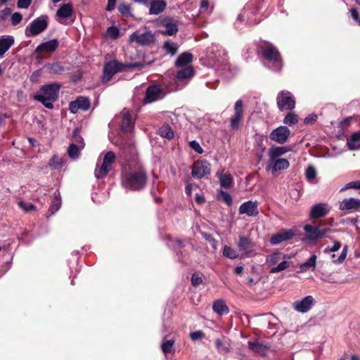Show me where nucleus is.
<instances>
[{"label":"nucleus","mask_w":360,"mask_h":360,"mask_svg":"<svg viewBox=\"0 0 360 360\" xmlns=\"http://www.w3.org/2000/svg\"><path fill=\"white\" fill-rule=\"evenodd\" d=\"M148 175L139 164H124L122 167L121 185L127 191H140L146 186Z\"/></svg>","instance_id":"obj_1"},{"label":"nucleus","mask_w":360,"mask_h":360,"mask_svg":"<svg viewBox=\"0 0 360 360\" xmlns=\"http://www.w3.org/2000/svg\"><path fill=\"white\" fill-rule=\"evenodd\" d=\"M144 61L123 63L117 60H112L105 63L103 70L102 82L108 83L112 77L117 72H122L127 69L136 68L141 69L145 67Z\"/></svg>","instance_id":"obj_2"},{"label":"nucleus","mask_w":360,"mask_h":360,"mask_svg":"<svg viewBox=\"0 0 360 360\" xmlns=\"http://www.w3.org/2000/svg\"><path fill=\"white\" fill-rule=\"evenodd\" d=\"M60 85L57 82H51L41 86L34 99L40 102L48 109L53 108V103L57 101Z\"/></svg>","instance_id":"obj_3"},{"label":"nucleus","mask_w":360,"mask_h":360,"mask_svg":"<svg viewBox=\"0 0 360 360\" xmlns=\"http://www.w3.org/2000/svg\"><path fill=\"white\" fill-rule=\"evenodd\" d=\"M263 0H250L244 7L242 13L239 14L235 22L236 29H240V22L246 20L248 24L255 25L260 22V19L254 18L257 15L262 8Z\"/></svg>","instance_id":"obj_4"},{"label":"nucleus","mask_w":360,"mask_h":360,"mask_svg":"<svg viewBox=\"0 0 360 360\" xmlns=\"http://www.w3.org/2000/svg\"><path fill=\"white\" fill-rule=\"evenodd\" d=\"M260 49L264 65L273 71H281L283 67L282 58L276 46L268 43Z\"/></svg>","instance_id":"obj_5"},{"label":"nucleus","mask_w":360,"mask_h":360,"mask_svg":"<svg viewBox=\"0 0 360 360\" xmlns=\"http://www.w3.org/2000/svg\"><path fill=\"white\" fill-rule=\"evenodd\" d=\"M79 133L78 128L74 129L71 138L72 143L68 149V156L72 160H76L79 157L80 152L84 147V139Z\"/></svg>","instance_id":"obj_6"},{"label":"nucleus","mask_w":360,"mask_h":360,"mask_svg":"<svg viewBox=\"0 0 360 360\" xmlns=\"http://www.w3.org/2000/svg\"><path fill=\"white\" fill-rule=\"evenodd\" d=\"M48 26V16L41 15L32 20L25 29L27 37L36 36L46 29Z\"/></svg>","instance_id":"obj_7"},{"label":"nucleus","mask_w":360,"mask_h":360,"mask_svg":"<svg viewBox=\"0 0 360 360\" xmlns=\"http://www.w3.org/2000/svg\"><path fill=\"white\" fill-rule=\"evenodd\" d=\"M276 103L281 111L291 110L295 106V100L293 95L290 91L285 90L278 94Z\"/></svg>","instance_id":"obj_8"},{"label":"nucleus","mask_w":360,"mask_h":360,"mask_svg":"<svg viewBox=\"0 0 360 360\" xmlns=\"http://www.w3.org/2000/svg\"><path fill=\"white\" fill-rule=\"evenodd\" d=\"M73 8L71 4H64L57 10L56 18V20L62 25H70L74 20L70 18L72 16Z\"/></svg>","instance_id":"obj_9"},{"label":"nucleus","mask_w":360,"mask_h":360,"mask_svg":"<svg viewBox=\"0 0 360 360\" xmlns=\"http://www.w3.org/2000/svg\"><path fill=\"white\" fill-rule=\"evenodd\" d=\"M115 160V153L112 151L107 152L103 158V163L101 167L99 169L96 168L95 169V176L97 179H102L105 177L111 169L112 165Z\"/></svg>","instance_id":"obj_10"},{"label":"nucleus","mask_w":360,"mask_h":360,"mask_svg":"<svg viewBox=\"0 0 360 360\" xmlns=\"http://www.w3.org/2000/svg\"><path fill=\"white\" fill-rule=\"evenodd\" d=\"M129 40L140 46H150L155 42V38L150 31L144 33L134 32L129 36Z\"/></svg>","instance_id":"obj_11"},{"label":"nucleus","mask_w":360,"mask_h":360,"mask_svg":"<svg viewBox=\"0 0 360 360\" xmlns=\"http://www.w3.org/2000/svg\"><path fill=\"white\" fill-rule=\"evenodd\" d=\"M165 94L159 85H150L146 91V95L143 100V103L144 104L151 103L163 98Z\"/></svg>","instance_id":"obj_12"},{"label":"nucleus","mask_w":360,"mask_h":360,"mask_svg":"<svg viewBox=\"0 0 360 360\" xmlns=\"http://www.w3.org/2000/svg\"><path fill=\"white\" fill-rule=\"evenodd\" d=\"M210 172V165L206 160L195 161L193 165L192 176L193 178L200 179Z\"/></svg>","instance_id":"obj_13"},{"label":"nucleus","mask_w":360,"mask_h":360,"mask_svg":"<svg viewBox=\"0 0 360 360\" xmlns=\"http://www.w3.org/2000/svg\"><path fill=\"white\" fill-rule=\"evenodd\" d=\"M290 134V131L287 127L280 126L271 132L269 138L276 143L283 144L287 141Z\"/></svg>","instance_id":"obj_14"},{"label":"nucleus","mask_w":360,"mask_h":360,"mask_svg":"<svg viewBox=\"0 0 360 360\" xmlns=\"http://www.w3.org/2000/svg\"><path fill=\"white\" fill-rule=\"evenodd\" d=\"M315 300L311 295L296 300L293 303L294 309L298 312L306 313L309 311L315 304Z\"/></svg>","instance_id":"obj_15"},{"label":"nucleus","mask_w":360,"mask_h":360,"mask_svg":"<svg viewBox=\"0 0 360 360\" xmlns=\"http://www.w3.org/2000/svg\"><path fill=\"white\" fill-rule=\"evenodd\" d=\"M240 214H246L248 217H256L259 214L258 202L248 200L242 203L238 209Z\"/></svg>","instance_id":"obj_16"},{"label":"nucleus","mask_w":360,"mask_h":360,"mask_svg":"<svg viewBox=\"0 0 360 360\" xmlns=\"http://www.w3.org/2000/svg\"><path fill=\"white\" fill-rule=\"evenodd\" d=\"M234 115L231 118V127L232 129H238L240 120L243 116V101L238 100L234 105Z\"/></svg>","instance_id":"obj_17"},{"label":"nucleus","mask_w":360,"mask_h":360,"mask_svg":"<svg viewBox=\"0 0 360 360\" xmlns=\"http://www.w3.org/2000/svg\"><path fill=\"white\" fill-rule=\"evenodd\" d=\"M330 207L327 204L317 203L311 207L309 217L311 219H316L323 217L328 214Z\"/></svg>","instance_id":"obj_18"},{"label":"nucleus","mask_w":360,"mask_h":360,"mask_svg":"<svg viewBox=\"0 0 360 360\" xmlns=\"http://www.w3.org/2000/svg\"><path fill=\"white\" fill-rule=\"evenodd\" d=\"M90 107V101L88 98L80 96L69 104V109L72 113H76L78 110H87Z\"/></svg>","instance_id":"obj_19"},{"label":"nucleus","mask_w":360,"mask_h":360,"mask_svg":"<svg viewBox=\"0 0 360 360\" xmlns=\"http://www.w3.org/2000/svg\"><path fill=\"white\" fill-rule=\"evenodd\" d=\"M162 26L165 27L164 30H161V33L164 35L172 36L178 32L176 21L173 18H164L162 21Z\"/></svg>","instance_id":"obj_20"},{"label":"nucleus","mask_w":360,"mask_h":360,"mask_svg":"<svg viewBox=\"0 0 360 360\" xmlns=\"http://www.w3.org/2000/svg\"><path fill=\"white\" fill-rule=\"evenodd\" d=\"M15 39L11 35L0 36V58H2L5 53L14 44Z\"/></svg>","instance_id":"obj_21"},{"label":"nucleus","mask_w":360,"mask_h":360,"mask_svg":"<svg viewBox=\"0 0 360 360\" xmlns=\"http://www.w3.org/2000/svg\"><path fill=\"white\" fill-rule=\"evenodd\" d=\"M58 41L56 39H53L48 41L41 43L35 49V52L40 53L44 51L47 53H53L58 49Z\"/></svg>","instance_id":"obj_22"},{"label":"nucleus","mask_w":360,"mask_h":360,"mask_svg":"<svg viewBox=\"0 0 360 360\" xmlns=\"http://www.w3.org/2000/svg\"><path fill=\"white\" fill-rule=\"evenodd\" d=\"M148 6L150 15H158L165 10L167 2L165 0H152Z\"/></svg>","instance_id":"obj_23"},{"label":"nucleus","mask_w":360,"mask_h":360,"mask_svg":"<svg viewBox=\"0 0 360 360\" xmlns=\"http://www.w3.org/2000/svg\"><path fill=\"white\" fill-rule=\"evenodd\" d=\"M360 208V200L354 198L344 199L340 204V210H356Z\"/></svg>","instance_id":"obj_24"},{"label":"nucleus","mask_w":360,"mask_h":360,"mask_svg":"<svg viewBox=\"0 0 360 360\" xmlns=\"http://www.w3.org/2000/svg\"><path fill=\"white\" fill-rule=\"evenodd\" d=\"M307 233L305 239L308 241H315L319 240V226L306 224L303 227Z\"/></svg>","instance_id":"obj_25"},{"label":"nucleus","mask_w":360,"mask_h":360,"mask_svg":"<svg viewBox=\"0 0 360 360\" xmlns=\"http://www.w3.org/2000/svg\"><path fill=\"white\" fill-rule=\"evenodd\" d=\"M219 179L221 187L229 188L233 184V180L230 174L224 171L218 172L216 174Z\"/></svg>","instance_id":"obj_26"},{"label":"nucleus","mask_w":360,"mask_h":360,"mask_svg":"<svg viewBox=\"0 0 360 360\" xmlns=\"http://www.w3.org/2000/svg\"><path fill=\"white\" fill-rule=\"evenodd\" d=\"M61 206V197L59 191H56L53 193V198L48 211L47 217L54 214L59 210Z\"/></svg>","instance_id":"obj_27"},{"label":"nucleus","mask_w":360,"mask_h":360,"mask_svg":"<svg viewBox=\"0 0 360 360\" xmlns=\"http://www.w3.org/2000/svg\"><path fill=\"white\" fill-rule=\"evenodd\" d=\"M248 348L255 353L261 356H264L266 355L269 346L262 342L250 341L248 342Z\"/></svg>","instance_id":"obj_28"},{"label":"nucleus","mask_w":360,"mask_h":360,"mask_svg":"<svg viewBox=\"0 0 360 360\" xmlns=\"http://www.w3.org/2000/svg\"><path fill=\"white\" fill-rule=\"evenodd\" d=\"M206 56L210 61L213 63L219 62V57L221 56V51L219 49L217 46L212 45L207 48Z\"/></svg>","instance_id":"obj_29"},{"label":"nucleus","mask_w":360,"mask_h":360,"mask_svg":"<svg viewBox=\"0 0 360 360\" xmlns=\"http://www.w3.org/2000/svg\"><path fill=\"white\" fill-rule=\"evenodd\" d=\"M121 127L125 131H130L134 128L131 115L129 112H124L122 113Z\"/></svg>","instance_id":"obj_30"},{"label":"nucleus","mask_w":360,"mask_h":360,"mask_svg":"<svg viewBox=\"0 0 360 360\" xmlns=\"http://www.w3.org/2000/svg\"><path fill=\"white\" fill-rule=\"evenodd\" d=\"M44 68L49 73L54 75H60L63 73L65 68L60 62H55L45 65Z\"/></svg>","instance_id":"obj_31"},{"label":"nucleus","mask_w":360,"mask_h":360,"mask_svg":"<svg viewBox=\"0 0 360 360\" xmlns=\"http://www.w3.org/2000/svg\"><path fill=\"white\" fill-rule=\"evenodd\" d=\"M212 309L219 315L226 314L229 312V307L223 300H217L214 302Z\"/></svg>","instance_id":"obj_32"},{"label":"nucleus","mask_w":360,"mask_h":360,"mask_svg":"<svg viewBox=\"0 0 360 360\" xmlns=\"http://www.w3.org/2000/svg\"><path fill=\"white\" fill-rule=\"evenodd\" d=\"M272 165V172L278 170H284L289 167L290 163L287 159L285 158H276L274 161H271Z\"/></svg>","instance_id":"obj_33"},{"label":"nucleus","mask_w":360,"mask_h":360,"mask_svg":"<svg viewBox=\"0 0 360 360\" xmlns=\"http://www.w3.org/2000/svg\"><path fill=\"white\" fill-rule=\"evenodd\" d=\"M193 55L188 52H184L179 56L176 62V67H184L186 66L189 63L192 61Z\"/></svg>","instance_id":"obj_34"},{"label":"nucleus","mask_w":360,"mask_h":360,"mask_svg":"<svg viewBox=\"0 0 360 360\" xmlns=\"http://www.w3.org/2000/svg\"><path fill=\"white\" fill-rule=\"evenodd\" d=\"M288 152V149L283 146H273L269 150L270 161H274L279 156L284 155Z\"/></svg>","instance_id":"obj_35"},{"label":"nucleus","mask_w":360,"mask_h":360,"mask_svg":"<svg viewBox=\"0 0 360 360\" xmlns=\"http://www.w3.org/2000/svg\"><path fill=\"white\" fill-rule=\"evenodd\" d=\"M162 48L167 54L173 56L177 53L179 46L176 43L171 40H167L165 41Z\"/></svg>","instance_id":"obj_36"},{"label":"nucleus","mask_w":360,"mask_h":360,"mask_svg":"<svg viewBox=\"0 0 360 360\" xmlns=\"http://www.w3.org/2000/svg\"><path fill=\"white\" fill-rule=\"evenodd\" d=\"M193 69L191 67H184L179 70L176 73V78L179 80H185L190 79L193 76Z\"/></svg>","instance_id":"obj_37"},{"label":"nucleus","mask_w":360,"mask_h":360,"mask_svg":"<svg viewBox=\"0 0 360 360\" xmlns=\"http://www.w3.org/2000/svg\"><path fill=\"white\" fill-rule=\"evenodd\" d=\"M287 257V255H283L281 252H274L266 257V263L269 266H274L281 259H285Z\"/></svg>","instance_id":"obj_38"},{"label":"nucleus","mask_w":360,"mask_h":360,"mask_svg":"<svg viewBox=\"0 0 360 360\" xmlns=\"http://www.w3.org/2000/svg\"><path fill=\"white\" fill-rule=\"evenodd\" d=\"M316 255H312L307 262L300 264V268L301 271L304 272L309 269L314 270L316 265Z\"/></svg>","instance_id":"obj_39"},{"label":"nucleus","mask_w":360,"mask_h":360,"mask_svg":"<svg viewBox=\"0 0 360 360\" xmlns=\"http://www.w3.org/2000/svg\"><path fill=\"white\" fill-rule=\"evenodd\" d=\"M161 349L164 354H174L175 352L174 340H166L165 338L161 344Z\"/></svg>","instance_id":"obj_40"},{"label":"nucleus","mask_w":360,"mask_h":360,"mask_svg":"<svg viewBox=\"0 0 360 360\" xmlns=\"http://www.w3.org/2000/svg\"><path fill=\"white\" fill-rule=\"evenodd\" d=\"M159 134L165 139L171 140L174 138V131L172 127L168 124H163L158 129Z\"/></svg>","instance_id":"obj_41"},{"label":"nucleus","mask_w":360,"mask_h":360,"mask_svg":"<svg viewBox=\"0 0 360 360\" xmlns=\"http://www.w3.org/2000/svg\"><path fill=\"white\" fill-rule=\"evenodd\" d=\"M360 141V131H356L352 134L350 138L347 139V145L349 150H355L358 149L356 143Z\"/></svg>","instance_id":"obj_42"},{"label":"nucleus","mask_w":360,"mask_h":360,"mask_svg":"<svg viewBox=\"0 0 360 360\" xmlns=\"http://www.w3.org/2000/svg\"><path fill=\"white\" fill-rule=\"evenodd\" d=\"M238 247L241 251L248 252L251 248V240L248 237L240 236Z\"/></svg>","instance_id":"obj_43"},{"label":"nucleus","mask_w":360,"mask_h":360,"mask_svg":"<svg viewBox=\"0 0 360 360\" xmlns=\"http://www.w3.org/2000/svg\"><path fill=\"white\" fill-rule=\"evenodd\" d=\"M65 163V160L64 158L58 157L57 155H53L49 160V166L55 169L60 168L64 165Z\"/></svg>","instance_id":"obj_44"},{"label":"nucleus","mask_w":360,"mask_h":360,"mask_svg":"<svg viewBox=\"0 0 360 360\" xmlns=\"http://www.w3.org/2000/svg\"><path fill=\"white\" fill-rule=\"evenodd\" d=\"M214 344L219 353H229L231 351L229 345L224 343L220 339H217Z\"/></svg>","instance_id":"obj_45"},{"label":"nucleus","mask_w":360,"mask_h":360,"mask_svg":"<svg viewBox=\"0 0 360 360\" xmlns=\"http://www.w3.org/2000/svg\"><path fill=\"white\" fill-rule=\"evenodd\" d=\"M290 262L283 261V262H280L277 266H273L271 269L270 272L271 274L278 273L280 271L285 270L287 268H288L290 266Z\"/></svg>","instance_id":"obj_46"},{"label":"nucleus","mask_w":360,"mask_h":360,"mask_svg":"<svg viewBox=\"0 0 360 360\" xmlns=\"http://www.w3.org/2000/svg\"><path fill=\"white\" fill-rule=\"evenodd\" d=\"M347 249H348L347 245H345L341 252V254L337 259H335L336 256L335 254L332 255V258L333 259V262L334 264H342L345 261V259L347 257Z\"/></svg>","instance_id":"obj_47"},{"label":"nucleus","mask_w":360,"mask_h":360,"mask_svg":"<svg viewBox=\"0 0 360 360\" xmlns=\"http://www.w3.org/2000/svg\"><path fill=\"white\" fill-rule=\"evenodd\" d=\"M223 255L227 258L233 259L238 257V254L231 247L225 245L223 250Z\"/></svg>","instance_id":"obj_48"},{"label":"nucleus","mask_w":360,"mask_h":360,"mask_svg":"<svg viewBox=\"0 0 360 360\" xmlns=\"http://www.w3.org/2000/svg\"><path fill=\"white\" fill-rule=\"evenodd\" d=\"M283 122L289 126L295 124L298 122L297 115L295 113L289 112L285 115Z\"/></svg>","instance_id":"obj_49"},{"label":"nucleus","mask_w":360,"mask_h":360,"mask_svg":"<svg viewBox=\"0 0 360 360\" xmlns=\"http://www.w3.org/2000/svg\"><path fill=\"white\" fill-rule=\"evenodd\" d=\"M218 198L228 205H231L233 202L231 195L226 191H224L222 190L219 191L218 192Z\"/></svg>","instance_id":"obj_50"},{"label":"nucleus","mask_w":360,"mask_h":360,"mask_svg":"<svg viewBox=\"0 0 360 360\" xmlns=\"http://www.w3.org/2000/svg\"><path fill=\"white\" fill-rule=\"evenodd\" d=\"M305 176L309 182H312L316 176V171L315 168L312 166H309L306 169Z\"/></svg>","instance_id":"obj_51"},{"label":"nucleus","mask_w":360,"mask_h":360,"mask_svg":"<svg viewBox=\"0 0 360 360\" xmlns=\"http://www.w3.org/2000/svg\"><path fill=\"white\" fill-rule=\"evenodd\" d=\"M118 11L120 13L126 17L131 16L132 14L131 13V7L129 4H122L118 6Z\"/></svg>","instance_id":"obj_52"},{"label":"nucleus","mask_w":360,"mask_h":360,"mask_svg":"<svg viewBox=\"0 0 360 360\" xmlns=\"http://www.w3.org/2000/svg\"><path fill=\"white\" fill-rule=\"evenodd\" d=\"M19 207L23 210L25 212H29L32 210H34L36 207L31 202H25L23 200L18 202Z\"/></svg>","instance_id":"obj_53"},{"label":"nucleus","mask_w":360,"mask_h":360,"mask_svg":"<svg viewBox=\"0 0 360 360\" xmlns=\"http://www.w3.org/2000/svg\"><path fill=\"white\" fill-rule=\"evenodd\" d=\"M191 283L194 287H197L202 283V275L199 273L195 272L192 274Z\"/></svg>","instance_id":"obj_54"},{"label":"nucleus","mask_w":360,"mask_h":360,"mask_svg":"<svg viewBox=\"0 0 360 360\" xmlns=\"http://www.w3.org/2000/svg\"><path fill=\"white\" fill-rule=\"evenodd\" d=\"M284 241L285 240L281 232H278L276 234L273 235L270 238V243L271 245H278Z\"/></svg>","instance_id":"obj_55"},{"label":"nucleus","mask_w":360,"mask_h":360,"mask_svg":"<svg viewBox=\"0 0 360 360\" xmlns=\"http://www.w3.org/2000/svg\"><path fill=\"white\" fill-rule=\"evenodd\" d=\"M188 145L192 150H193L195 152H196L198 154H202L204 152V150H203L202 148L200 146L199 142H198L195 140L191 141L188 143Z\"/></svg>","instance_id":"obj_56"},{"label":"nucleus","mask_w":360,"mask_h":360,"mask_svg":"<svg viewBox=\"0 0 360 360\" xmlns=\"http://www.w3.org/2000/svg\"><path fill=\"white\" fill-rule=\"evenodd\" d=\"M107 32H108V34L113 39H116L117 37H118V36L120 34L119 29L115 26L109 27L107 30Z\"/></svg>","instance_id":"obj_57"},{"label":"nucleus","mask_w":360,"mask_h":360,"mask_svg":"<svg viewBox=\"0 0 360 360\" xmlns=\"http://www.w3.org/2000/svg\"><path fill=\"white\" fill-rule=\"evenodd\" d=\"M349 188H355L360 189V181H354L349 183H347L345 187L341 189V191L349 189Z\"/></svg>","instance_id":"obj_58"},{"label":"nucleus","mask_w":360,"mask_h":360,"mask_svg":"<svg viewBox=\"0 0 360 360\" xmlns=\"http://www.w3.org/2000/svg\"><path fill=\"white\" fill-rule=\"evenodd\" d=\"M280 232L282 234L285 241L292 238V237L295 235V231H292V229L283 230Z\"/></svg>","instance_id":"obj_59"},{"label":"nucleus","mask_w":360,"mask_h":360,"mask_svg":"<svg viewBox=\"0 0 360 360\" xmlns=\"http://www.w3.org/2000/svg\"><path fill=\"white\" fill-rule=\"evenodd\" d=\"M22 19V16L20 13H14L11 18V21L13 25H17L20 22Z\"/></svg>","instance_id":"obj_60"},{"label":"nucleus","mask_w":360,"mask_h":360,"mask_svg":"<svg viewBox=\"0 0 360 360\" xmlns=\"http://www.w3.org/2000/svg\"><path fill=\"white\" fill-rule=\"evenodd\" d=\"M341 248V243L338 241H335L332 247H327L324 249L325 253L330 252H336Z\"/></svg>","instance_id":"obj_61"},{"label":"nucleus","mask_w":360,"mask_h":360,"mask_svg":"<svg viewBox=\"0 0 360 360\" xmlns=\"http://www.w3.org/2000/svg\"><path fill=\"white\" fill-rule=\"evenodd\" d=\"M349 11L352 19L355 21L356 23L360 25V17L358 10L355 8H351Z\"/></svg>","instance_id":"obj_62"},{"label":"nucleus","mask_w":360,"mask_h":360,"mask_svg":"<svg viewBox=\"0 0 360 360\" xmlns=\"http://www.w3.org/2000/svg\"><path fill=\"white\" fill-rule=\"evenodd\" d=\"M11 13L10 8H5L0 11V22L5 20Z\"/></svg>","instance_id":"obj_63"},{"label":"nucleus","mask_w":360,"mask_h":360,"mask_svg":"<svg viewBox=\"0 0 360 360\" xmlns=\"http://www.w3.org/2000/svg\"><path fill=\"white\" fill-rule=\"evenodd\" d=\"M190 337L192 340H198L204 337V333L202 330H195L190 333Z\"/></svg>","instance_id":"obj_64"}]
</instances>
